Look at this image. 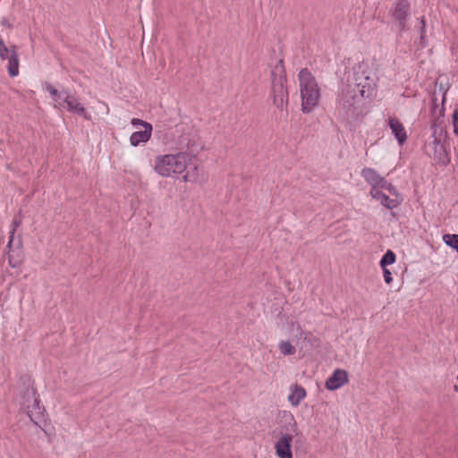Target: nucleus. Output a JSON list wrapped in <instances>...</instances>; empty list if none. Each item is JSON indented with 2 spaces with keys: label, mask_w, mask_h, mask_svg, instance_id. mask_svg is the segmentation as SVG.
<instances>
[{
  "label": "nucleus",
  "mask_w": 458,
  "mask_h": 458,
  "mask_svg": "<svg viewBox=\"0 0 458 458\" xmlns=\"http://www.w3.org/2000/svg\"><path fill=\"white\" fill-rule=\"evenodd\" d=\"M376 81L367 72H357L353 81L342 86L336 100V108L344 115H352L363 98H371L376 90Z\"/></svg>",
  "instance_id": "f257e3e1"
},
{
  "label": "nucleus",
  "mask_w": 458,
  "mask_h": 458,
  "mask_svg": "<svg viewBox=\"0 0 458 458\" xmlns=\"http://www.w3.org/2000/svg\"><path fill=\"white\" fill-rule=\"evenodd\" d=\"M191 158L186 152L159 155L155 158L154 171L164 178H177L182 175L184 182H197L199 181L198 165H194L185 173Z\"/></svg>",
  "instance_id": "f03ea898"
},
{
  "label": "nucleus",
  "mask_w": 458,
  "mask_h": 458,
  "mask_svg": "<svg viewBox=\"0 0 458 458\" xmlns=\"http://www.w3.org/2000/svg\"><path fill=\"white\" fill-rule=\"evenodd\" d=\"M279 416L281 431L274 445L275 453L278 458H293L294 438L301 437L302 434L294 415L290 411H282Z\"/></svg>",
  "instance_id": "7ed1b4c3"
},
{
  "label": "nucleus",
  "mask_w": 458,
  "mask_h": 458,
  "mask_svg": "<svg viewBox=\"0 0 458 458\" xmlns=\"http://www.w3.org/2000/svg\"><path fill=\"white\" fill-rule=\"evenodd\" d=\"M298 79L301 111L310 114L319 105L320 89L315 77L307 69L300 71Z\"/></svg>",
  "instance_id": "20e7f679"
},
{
  "label": "nucleus",
  "mask_w": 458,
  "mask_h": 458,
  "mask_svg": "<svg viewBox=\"0 0 458 458\" xmlns=\"http://www.w3.org/2000/svg\"><path fill=\"white\" fill-rule=\"evenodd\" d=\"M272 98L273 104L281 111L287 108L289 94L285 87L286 78L282 66L276 67L272 72Z\"/></svg>",
  "instance_id": "39448f33"
},
{
  "label": "nucleus",
  "mask_w": 458,
  "mask_h": 458,
  "mask_svg": "<svg viewBox=\"0 0 458 458\" xmlns=\"http://www.w3.org/2000/svg\"><path fill=\"white\" fill-rule=\"evenodd\" d=\"M369 195L387 209H394L403 202L402 195L392 183L383 188L370 189Z\"/></svg>",
  "instance_id": "423d86ee"
},
{
  "label": "nucleus",
  "mask_w": 458,
  "mask_h": 458,
  "mask_svg": "<svg viewBox=\"0 0 458 458\" xmlns=\"http://www.w3.org/2000/svg\"><path fill=\"white\" fill-rule=\"evenodd\" d=\"M0 60L6 63V70L10 77L19 75L20 56L15 45H6L0 37Z\"/></svg>",
  "instance_id": "0eeeda50"
},
{
  "label": "nucleus",
  "mask_w": 458,
  "mask_h": 458,
  "mask_svg": "<svg viewBox=\"0 0 458 458\" xmlns=\"http://www.w3.org/2000/svg\"><path fill=\"white\" fill-rule=\"evenodd\" d=\"M393 26L399 35L409 30L410 4L408 0L397 1L392 10Z\"/></svg>",
  "instance_id": "6e6552de"
},
{
  "label": "nucleus",
  "mask_w": 458,
  "mask_h": 458,
  "mask_svg": "<svg viewBox=\"0 0 458 458\" xmlns=\"http://www.w3.org/2000/svg\"><path fill=\"white\" fill-rule=\"evenodd\" d=\"M131 123L133 127L137 128L138 131L131 134L129 139L130 144L132 147H138L147 143L152 135V125L149 123L138 118L131 119Z\"/></svg>",
  "instance_id": "1a4fd4ad"
},
{
  "label": "nucleus",
  "mask_w": 458,
  "mask_h": 458,
  "mask_svg": "<svg viewBox=\"0 0 458 458\" xmlns=\"http://www.w3.org/2000/svg\"><path fill=\"white\" fill-rule=\"evenodd\" d=\"M21 406L32 421H35L37 417L41 414L39 400L33 389L27 391Z\"/></svg>",
  "instance_id": "9d476101"
},
{
  "label": "nucleus",
  "mask_w": 458,
  "mask_h": 458,
  "mask_svg": "<svg viewBox=\"0 0 458 458\" xmlns=\"http://www.w3.org/2000/svg\"><path fill=\"white\" fill-rule=\"evenodd\" d=\"M64 100L66 103L64 109L72 114L81 116L87 121H92L91 114L89 113L78 97L70 93V95L67 96Z\"/></svg>",
  "instance_id": "9b49d317"
},
{
  "label": "nucleus",
  "mask_w": 458,
  "mask_h": 458,
  "mask_svg": "<svg viewBox=\"0 0 458 458\" xmlns=\"http://www.w3.org/2000/svg\"><path fill=\"white\" fill-rule=\"evenodd\" d=\"M349 382V374L346 370L336 369L325 382V387L329 391H335Z\"/></svg>",
  "instance_id": "f8f14e48"
},
{
  "label": "nucleus",
  "mask_w": 458,
  "mask_h": 458,
  "mask_svg": "<svg viewBox=\"0 0 458 458\" xmlns=\"http://www.w3.org/2000/svg\"><path fill=\"white\" fill-rule=\"evenodd\" d=\"M361 176L371 186V189H379L386 186L388 182L375 169L365 167L361 170Z\"/></svg>",
  "instance_id": "ddd939ff"
},
{
  "label": "nucleus",
  "mask_w": 458,
  "mask_h": 458,
  "mask_svg": "<svg viewBox=\"0 0 458 458\" xmlns=\"http://www.w3.org/2000/svg\"><path fill=\"white\" fill-rule=\"evenodd\" d=\"M306 397L307 391L303 386L297 383L292 384L290 386L287 401L292 407H298Z\"/></svg>",
  "instance_id": "4468645a"
},
{
  "label": "nucleus",
  "mask_w": 458,
  "mask_h": 458,
  "mask_svg": "<svg viewBox=\"0 0 458 458\" xmlns=\"http://www.w3.org/2000/svg\"><path fill=\"white\" fill-rule=\"evenodd\" d=\"M46 90L49 93L53 106L56 109L63 110L65 106V98L70 95L67 91H58L53 85L47 83L45 85Z\"/></svg>",
  "instance_id": "2eb2a0df"
},
{
  "label": "nucleus",
  "mask_w": 458,
  "mask_h": 458,
  "mask_svg": "<svg viewBox=\"0 0 458 458\" xmlns=\"http://www.w3.org/2000/svg\"><path fill=\"white\" fill-rule=\"evenodd\" d=\"M388 124L398 143L403 145L407 140V132L403 123L396 118H389Z\"/></svg>",
  "instance_id": "dca6fc26"
},
{
  "label": "nucleus",
  "mask_w": 458,
  "mask_h": 458,
  "mask_svg": "<svg viewBox=\"0 0 458 458\" xmlns=\"http://www.w3.org/2000/svg\"><path fill=\"white\" fill-rule=\"evenodd\" d=\"M433 146L435 158L439 163H442L444 165L446 164L449 161V159L447 157V154L444 146L437 140H434Z\"/></svg>",
  "instance_id": "f3484780"
},
{
  "label": "nucleus",
  "mask_w": 458,
  "mask_h": 458,
  "mask_svg": "<svg viewBox=\"0 0 458 458\" xmlns=\"http://www.w3.org/2000/svg\"><path fill=\"white\" fill-rule=\"evenodd\" d=\"M278 349L284 356L293 355L296 351L295 347L289 341H280L278 343Z\"/></svg>",
  "instance_id": "a211bd4d"
},
{
  "label": "nucleus",
  "mask_w": 458,
  "mask_h": 458,
  "mask_svg": "<svg viewBox=\"0 0 458 458\" xmlns=\"http://www.w3.org/2000/svg\"><path fill=\"white\" fill-rule=\"evenodd\" d=\"M443 242L450 248L455 250L458 253V234L446 233L443 235Z\"/></svg>",
  "instance_id": "6ab92c4d"
},
{
  "label": "nucleus",
  "mask_w": 458,
  "mask_h": 458,
  "mask_svg": "<svg viewBox=\"0 0 458 458\" xmlns=\"http://www.w3.org/2000/svg\"><path fill=\"white\" fill-rule=\"evenodd\" d=\"M396 257L392 250H387L382 259H380L379 265L382 268H386V266L392 265L395 262Z\"/></svg>",
  "instance_id": "aec40b11"
},
{
  "label": "nucleus",
  "mask_w": 458,
  "mask_h": 458,
  "mask_svg": "<svg viewBox=\"0 0 458 458\" xmlns=\"http://www.w3.org/2000/svg\"><path fill=\"white\" fill-rule=\"evenodd\" d=\"M96 110H97V114H102V115H108L109 112H110L108 105L106 103H105L104 101H100V100L98 101Z\"/></svg>",
  "instance_id": "412c9836"
},
{
  "label": "nucleus",
  "mask_w": 458,
  "mask_h": 458,
  "mask_svg": "<svg viewBox=\"0 0 458 458\" xmlns=\"http://www.w3.org/2000/svg\"><path fill=\"white\" fill-rule=\"evenodd\" d=\"M21 224V221L19 219H13V223H12V229H11V235H10V239H9V242H8V248L11 247L12 245V242L13 241V235H14V233L17 229V227L20 225Z\"/></svg>",
  "instance_id": "4be33fe9"
},
{
  "label": "nucleus",
  "mask_w": 458,
  "mask_h": 458,
  "mask_svg": "<svg viewBox=\"0 0 458 458\" xmlns=\"http://www.w3.org/2000/svg\"><path fill=\"white\" fill-rule=\"evenodd\" d=\"M186 148L191 152V153H197L199 148H200V146L199 144L197 142V140H190L187 144H186Z\"/></svg>",
  "instance_id": "5701e85b"
},
{
  "label": "nucleus",
  "mask_w": 458,
  "mask_h": 458,
  "mask_svg": "<svg viewBox=\"0 0 458 458\" xmlns=\"http://www.w3.org/2000/svg\"><path fill=\"white\" fill-rule=\"evenodd\" d=\"M383 269V276L384 280L387 284H390L393 282V276L392 273L388 268H382Z\"/></svg>",
  "instance_id": "b1692460"
},
{
  "label": "nucleus",
  "mask_w": 458,
  "mask_h": 458,
  "mask_svg": "<svg viewBox=\"0 0 458 458\" xmlns=\"http://www.w3.org/2000/svg\"><path fill=\"white\" fill-rule=\"evenodd\" d=\"M454 132L458 136V109H455L452 115Z\"/></svg>",
  "instance_id": "393cba45"
},
{
  "label": "nucleus",
  "mask_w": 458,
  "mask_h": 458,
  "mask_svg": "<svg viewBox=\"0 0 458 458\" xmlns=\"http://www.w3.org/2000/svg\"><path fill=\"white\" fill-rule=\"evenodd\" d=\"M420 24H421V27H420V41H421V44L425 45V36H426V30H425V21L422 19L420 21Z\"/></svg>",
  "instance_id": "a878e982"
},
{
  "label": "nucleus",
  "mask_w": 458,
  "mask_h": 458,
  "mask_svg": "<svg viewBox=\"0 0 458 458\" xmlns=\"http://www.w3.org/2000/svg\"><path fill=\"white\" fill-rule=\"evenodd\" d=\"M9 264L13 267H16L18 266V264L16 262L13 261L11 257L9 258Z\"/></svg>",
  "instance_id": "bb28decb"
}]
</instances>
